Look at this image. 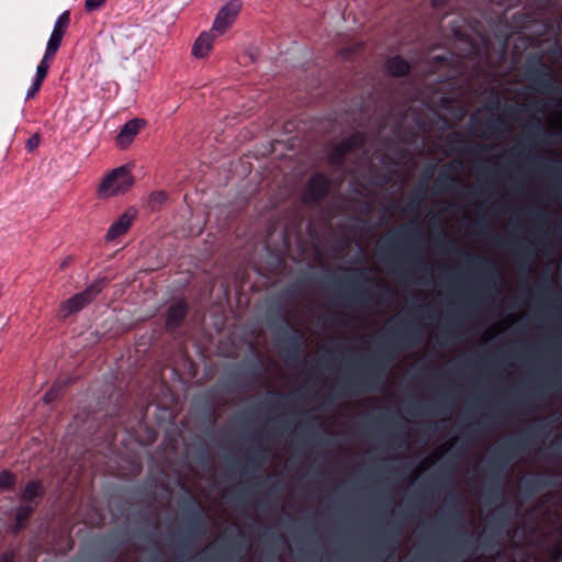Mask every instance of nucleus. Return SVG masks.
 <instances>
[{"mask_svg": "<svg viewBox=\"0 0 562 562\" xmlns=\"http://www.w3.org/2000/svg\"><path fill=\"white\" fill-rule=\"evenodd\" d=\"M364 136L361 133H355L350 137L334 145L328 151V159L333 165H340L347 156L361 149L364 145Z\"/></svg>", "mask_w": 562, "mask_h": 562, "instance_id": "nucleus-4", "label": "nucleus"}, {"mask_svg": "<svg viewBox=\"0 0 562 562\" xmlns=\"http://www.w3.org/2000/svg\"><path fill=\"white\" fill-rule=\"evenodd\" d=\"M34 509V505L23 503L16 510V529L23 527L24 522Z\"/></svg>", "mask_w": 562, "mask_h": 562, "instance_id": "nucleus-13", "label": "nucleus"}, {"mask_svg": "<svg viewBox=\"0 0 562 562\" xmlns=\"http://www.w3.org/2000/svg\"><path fill=\"white\" fill-rule=\"evenodd\" d=\"M53 400V390L47 392L45 395H44V401L46 403H49L50 401Z\"/></svg>", "mask_w": 562, "mask_h": 562, "instance_id": "nucleus-23", "label": "nucleus"}, {"mask_svg": "<svg viewBox=\"0 0 562 562\" xmlns=\"http://www.w3.org/2000/svg\"><path fill=\"white\" fill-rule=\"evenodd\" d=\"M0 562H13V554L11 552L3 553Z\"/></svg>", "mask_w": 562, "mask_h": 562, "instance_id": "nucleus-21", "label": "nucleus"}, {"mask_svg": "<svg viewBox=\"0 0 562 562\" xmlns=\"http://www.w3.org/2000/svg\"><path fill=\"white\" fill-rule=\"evenodd\" d=\"M144 125L145 122L140 119H133L126 122L116 136L117 145L121 148H125L131 145Z\"/></svg>", "mask_w": 562, "mask_h": 562, "instance_id": "nucleus-7", "label": "nucleus"}, {"mask_svg": "<svg viewBox=\"0 0 562 562\" xmlns=\"http://www.w3.org/2000/svg\"><path fill=\"white\" fill-rule=\"evenodd\" d=\"M186 313L187 307L184 302L179 301L170 305L167 312V327L170 329L177 328L184 318Z\"/></svg>", "mask_w": 562, "mask_h": 562, "instance_id": "nucleus-9", "label": "nucleus"}, {"mask_svg": "<svg viewBox=\"0 0 562 562\" xmlns=\"http://www.w3.org/2000/svg\"><path fill=\"white\" fill-rule=\"evenodd\" d=\"M106 0H85V10L87 12H93L102 8Z\"/></svg>", "mask_w": 562, "mask_h": 562, "instance_id": "nucleus-17", "label": "nucleus"}, {"mask_svg": "<svg viewBox=\"0 0 562 562\" xmlns=\"http://www.w3.org/2000/svg\"><path fill=\"white\" fill-rule=\"evenodd\" d=\"M134 183L131 170L126 166L113 169L101 181L98 188V196L109 199L127 192Z\"/></svg>", "mask_w": 562, "mask_h": 562, "instance_id": "nucleus-1", "label": "nucleus"}, {"mask_svg": "<svg viewBox=\"0 0 562 562\" xmlns=\"http://www.w3.org/2000/svg\"><path fill=\"white\" fill-rule=\"evenodd\" d=\"M240 10V0H231L222 5L213 21L212 32H215L217 36L224 35L235 23Z\"/></svg>", "mask_w": 562, "mask_h": 562, "instance_id": "nucleus-3", "label": "nucleus"}, {"mask_svg": "<svg viewBox=\"0 0 562 562\" xmlns=\"http://www.w3.org/2000/svg\"><path fill=\"white\" fill-rule=\"evenodd\" d=\"M63 37L64 36L59 35L57 32H52L50 37L47 42L45 54H44V56H46V58L53 59V57L57 53L58 48L60 47Z\"/></svg>", "mask_w": 562, "mask_h": 562, "instance_id": "nucleus-12", "label": "nucleus"}, {"mask_svg": "<svg viewBox=\"0 0 562 562\" xmlns=\"http://www.w3.org/2000/svg\"><path fill=\"white\" fill-rule=\"evenodd\" d=\"M42 492L43 488L38 482L32 481L27 483L22 493L23 503L32 504L33 501L42 495Z\"/></svg>", "mask_w": 562, "mask_h": 562, "instance_id": "nucleus-11", "label": "nucleus"}, {"mask_svg": "<svg viewBox=\"0 0 562 562\" xmlns=\"http://www.w3.org/2000/svg\"><path fill=\"white\" fill-rule=\"evenodd\" d=\"M446 2L447 0H432V7L441 8Z\"/></svg>", "mask_w": 562, "mask_h": 562, "instance_id": "nucleus-22", "label": "nucleus"}, {"mask_svg": "<svg viewBox=\"0 0 562 562\" xmlns=\"http://www.w3.org/2000/svg\"><path fill=\"white\" fill-rule=\"evenodd\" d=\"M328 188V180L322 175H315L305 187L303 200L307 203L316 202L326 194Z\"/></svg>", "mask_w": 562, "mask_h": 562, "instance_id": "nucleus-5", "label": "nucleus"}, {"mask_svg": "<svg viewBox=\"0 0 562 562\" xmlns=\"http://www.w3.org/2000/svg\"><path fill=\"white\" fill-rule=\"evenodd\" d=\"M151 202L155 203H164L167 200V194L165 192H155L150 195Z\"/></svg>", "mask_w": 562, "mask_h": 562, "instance_id": "nucleus-19", "label": "nucleus"}, {"mask_svg": "<svg viewBox=\"0 0 562 562\" xmlns=\"http://www.w3.org/2000/svg\"><path fill=\"white\" fill-rule=\"evenodd\" d=\"M387 70L391 75L400 77L409 71V65L400 56H395L387 60Z\"/></svg>", "mask_w": 562, "mask_h": 562, "instance_id": "nucleus-10", "label": "nucleus"}, {"mask_svg": "<svg viewBox=\"0 0 562 562\" xmlns=\"http://www.w3.org/2000/svg\"><path fill=\"white\" fill-rule=\"evenodd\" d=\"M43 82H40V81H36L33 79V82L31 85V87L29 88V90L26 91V99H32L35 97V94L38 92V90L41 89V86H42Z\"/></svg>", "mask_w": 562, "mask_h": 562, "instance_id": "nucleus-18", "label": "nucleus"}, {"mask_svg": "<svg viewBox=\"0 0 562 562\" xmlns=\"http://www.w3.org/2000/svg\"><path fill=\"white\" fill-rule=\"evenodd\" d=\"M70 22V14L68 11L63 12L54 24L53 32H57L59 35H65L67 27Z\"/></svg>", "mask_w": 562, "mask_h": 562, "instance_id": "nucleus-14", "label": "nucleus"}, {"mask_svg": "<svg viewBox=\"0 0 562 562\" xmlns=\"http://www.w3.org/2000/svg\"><path fill=\"white\" fill-rule=\"evenodd\" d=\"M102 290L101 282H94L88 286L85 291L75 294L67 301L63 302L59 307V316L66 318L71 314L81 311L87 304H89Z\"/></svg>", "mask_w": 562, "mask_h": 562, "instance_id": "nucleus-2", "label": "nucleus"}, {"mask_svg": "<svg viewBox=\"0 0 562 562\" xmlns=\"http://www.w3.org/2000/svg\"><path fill=\"white\" fill-rule=\"evenodd\" d=\"M40 144V138L38 136H32L27 143H26V147L29 150H33L35 149Z\"/></svg>", "mask_w": 562, "mask_h": 562, "instance_id": "nucleus-20", "label": "nucleus"}, {"mask_svg": "<svg viewBox=\"0 0 562 562\" xmlns=\"http://www.w3.org/2000/svg\"><path fill=\"white\" fill-rule=\"evenodd\" d=\"M133 222V215L124 213L116 222H114L106 233V239L113 240L124 235L131 227Z\"/></svg>", "mask_w": 562, "mask_h": 562, "instance_id": "nucleus-8", "label": "nucleus"}, {"mask_svg": "<svg viewBox=\"0 0 562 562\" xmlns=\"http://www.w3.org/2000/svg\"><path fill=\"white\" fill-rule=\"evenodd\" d=\"M52 58H46V56L43 57L40 65L36 68V74L34 77V80L43 82L45 77L47 76L48 69H49V61Z\"/></svg>", "mask_w": 562, "mask_h": 562, "instance_id": "nucleus-15", "label": "nucleus"}, {"mask_svg": "<svg viewBox=\"0 0 562 562\" xmlns=\"http://www.w3.org/2000/svg\"><path fill=\"white\" fill-rule=\"evenodd\" d=\"M216 37L218 36L212 29L202 32L192 45V55L198 59L205 58L213 49Z\"/></svg>", "mask_w": 562, "mask_h": 562, "instance_id": "nucleus-6", "label": "nucleus"}, {"mask_svg": "<svg viewBox=\"0 0 562 562\" xmlns=\"http://www.w3.org/2000/svg\"><path fill=\"white\" fill-rule=\"evenodd\" d=\"M14 484V476L9 472L0 474V490L8 488Z\"/></svg>", "mask_w": 562, "mask_h": 562, "instance_id": "nucleus-16", "label": "nucleus"}]
</instances>
